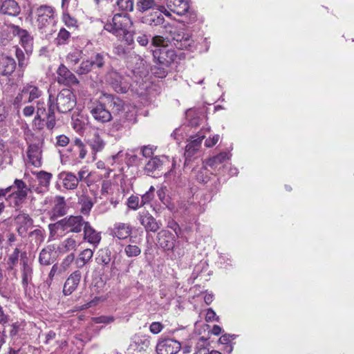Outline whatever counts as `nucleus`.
Returning a JSON list of instances; mask_svg holds the SVG:
<instances>
[{"label": "nucleus", "instance_id": "nucleus-15", "mask_svg": "<svg viewBox=\"0 0 354 354\" xmlns=\"http://www.w3.org/2000/svg\"><path fill=\"white\" fill-rule=\"evenodd\" d=\"M101 97L108 109H111L115 115H119L122 111L125 110L124 102L119 97L111 94L102 93Z\"/></svg>", "mask_w": 354, "mask_h": 354}, {"label": "nucleus", "instance_id": "nucleus-40", "mask_svg": "<svg viewBox=\"0 0 354 354\" xmlns=\"http://www.w3.org/2000/svg\"><path fill=\"white\" fill-rule=\"evenodd\" d=\"M34 174L36 175V177L41 186L44 187H48L49 186L50 182L53 177L51 173L45 171H40Z\"/></svg>", "mask_w": 354, "mask_h": 354}, {"label": "nucleus", "instance_id": "nucleus-14", "mask_svg": "<svg viewBox=\"0 0 354 354\" xmlns=\"http://www.w3.org/2000/svg\"><path fill=\"white\" fill-rule=\"evenodd\" d=\"M167 7L169 10L162 9L163 13L167 16H171L170 12L178 15H185L189 10V6L186 0H167Z\"/></svg>", "mask_w": 354, "mask_h": 354}, {"label": "nucleus", "instance_id": "nucleus-5", "mask_svg": "<svg viewBox=\"0 0 354 354\" xmlns=\"http://www.w3.org/2000/svg\"><path fill=\"white\" fill-rule=\"evenodd\" d=\"M89 176L90 174L85 167L82 168L77 172V176L71 171H64L57 176L58 181L57 186H59V182L64 189L67 190H74L77 187L80 182L84 180Z\"/></svg>", "mask_w": 354, "mask_h": 354}, {"label": "nucleus", "instance_id": "nucleus-4", "mask_svg": "<svg viewBox=\"0 0 354 354\" xmlns=\"http://www.w3.org/2000/svg\"><path fill=\"white\" fill-rule=\"evenodd\" d=\"M86 221L82 216H69L65 217L55 223L48 225L50 230L53 229L61 230L71 233H80L86 223Z\"/></svg>", "mask_w": 354, "mask_h": 354}, {"label": "nucleus", "instance_id": "nucleus-29", "mask_svg": "<svg viewBox=\"0 0 354 354\" xmlns=\"http://www.w3.org/2000/svg\"><path fill=\"white\" fill-rule=\"evenodd\" d=\"M165 19L162 14L158 11H155L146 15L141 18V21L151 26H157L162 24Z\"/></svg>", "mask_w": 354, "mask_h": 354}, {"label": "nucleus", "instance_id": "nucleus-50", "mask_svg": "<svg viewBox=\"0 0 354 354\" xmlns=\"http://www.w3.org/2000/svg\"><path fill=\"white\" fill-rule=\"evenodd\" d=\"M113 53L121 58H125L129 54L130 50L128 47L124 45L118 44L113 47Z\"/></svg>", "mask_w": 354, "mask_h": 354}, {"label": "nucleus", "instance_id": "nucleus-41", "mask_svg": "<svg viewBox=\"0 0 354 354\" xmlns=\"http://www.w3.org/2000/svg\"><path fill=\"white\" fill-rule=\"evenodd\" d=\"M73 145L78 151V157L80 159H84L87 154V149L86 144L79 138H75L73 140Z\"/></svg>", "mask_w": 354, "mask_h": 354}, {"label": "nucleus", "instance_id": "nucleus-34", "mask_svg": "<svg viewBox=\"0 0 354 354\" xmlns=\"http://www.w3.org/2000/svg\"><path fill=\"white\" fill-rule=\"evenodd\" d=\"M52 212L53 216L55 217L63 216L67 213V206L63 196L56 197L55 203Z\"/></svg>", "mask_w": 354, "mask_h": 354}, {"label": "nucleus", "instance_id": "nucleus-42", "mask_svg": "<svg viewBox=\"0 0 354 354\" xmlns=\"http://www.w3.org/2000/svg\"><path fill=\"white\" fill-rule=\"evenodd\" d=\"M208 344L207 339L200 338L195 345L194 354H209Z\"/></svg>", "mask_w": 354, "mask_h": 354}, {"label": "nucleus", "instance_id": "nucleus-23", "mask_svg": "<svg viewBox=\"0 0 354 354\" xmlns=\"http://www.w3.org/2000/svg\"><path fill=\"white\" fill-rule=\"evenodd\" d=\"M57 259V252L53 245H48L43 248L39 256V262L41 265L48 266L52 264Z\"/></svg>", "mask_w": 354, "mask_h": 354}, {"label": "nucleus", "instance_id": "nucleus-7", "mask_svg": "<svg viewBox=\"0 0 354 354\" xmlns=\"http://www.w3.org/2000/svg\"><path fill=\"white\" fill-rule=\"evenodd\" d=\"M105 80L117 93H127L129 83L127 82L126 78L116 70L112 68L109 71L106 75Z\"/></svg>", "mask_w": 354, "mask_h": 354}, {"label": "nucleus", "instance_id": "nucleus-1", "mask_svg": "<svg viewBox=\"0 0 354 354\" xmlns=\"http://www.w3.org/2000/svg\"><path fill=\"white\" fill-rule=\"evenodd\" d=\"M76 96L68 88L62 89L56 96L50 94L46 113V128L52 130L56 124L55 110L60 113L71 111L76 105Z\"/></svg>", "mask_w": 354, "mask_h": 354}, {"label": "nucleus", "instance_id": "nucleus-32", "mask_svg": "<svg viewBox=\"0 0 354 354\" xmlns=\"http://www.w3.org/2000/svg\"><path fill=\"white\" fill-rule=\"evenodd\" d=\"M45 237L46 232L41 227L30 232L28 235L30 243L36 247H39L44 241Z\"/></svg>", "mask_w": 354, "mask_h": 354}, {"label": "nucleus", "instance_id": "nucleus-17", "mask_svg": "<svg viewBox=\"0 0 354 354\" xmlns=\"http://www.w3.org/2000/svg\"><path fill=\"white\" fill-rule=\"evenodd\" d=\"M157 240L159 245L166 250H172L175 245L176 237L169 231L162 230L158 233Z\"/></svg>", "mask_w": 354, "mask_h": 354}, {"label": "nucleus", "instance_id": "nucleus-2", "mask_svg": "<svg viewBox=\"0 0 354 354\" xmlns=\"http://www.w3.org/2000/svg\"><path fill=\"white\" fill-rule=\"evenodd\" d=\"M132 25L133 22L127 13H118L114 15L111 21L104 24V28L130 45L133 41V35L129 30Z\"/></svg>", "mask_w": 354, "mask_h": 354}, {"label": "nucleus", "instance_id": "nucleus-10", "mask_svg": "<svg viewBox=\"0 0 354 354\" xmlns=\"http://www.w3.org/2000/svg\"><path fill=\"white\" fill-rule=\"evenodd\" d=\"M138 219L147 232H156L162 227L160 221H157L148 211L140 212Z\"/></svg>", "mask_w": 354, "mask_h": 354}, {"label": "nucleus", "instance_id": "nucleus-20", "mask_svg": "<svg viewBox=\"0 0 354 354\" xmlns=\"http://www.w3.org/2000/svg\"><path fill=\"white\" fill-rule=\"evenodd\" d=\"M28 162L32 165L39 167L41 166V149L39 144H31L27 151Z\"/></svg>", "mask_w": 354, "mask_h": 354}, {"label": "nucleus", "instance_id": "nucleus-60", "mask_svg": "<svg viewBox=\"0 0 354 354\" xmlns=\"http://www.w3.org/2000/svg\"><path fill=\"white\" fill-rule=\"evenodd\" d=\"M74 259L75 254L73 252L67 255L61 264L62 267L63 268V270H66L71 264V263L74 261Z\"/></svg>", "mask_w": 354, "mask_h": 354}, {"label": "nucleus", "instance_id": "nucleus-62", "mask_svg": "<svg viewBox=\"0 0 354 354\" xmlns=\"http://www.w3.org/2000/svg\"><path fill=\"white\" fill-rule=\"evenodd\" d=\"M84 123L79 119H73L72 126L76 132L81 133L84 129Z\"/></svg>", "mask_w": 354, "mask_h": 354}, {"label": "nucleus", "instance_id": "nucleus-27", "mask_svg": "<svg viewBox=\"0 0 354 354\" xmlns=\"http://www.w3.org/2000/svg\"><path fill=\"white\" fill-rule=\"evenodd\" d=\"M21 12L18 3L15 0H4L0 6V12L10 16H17Z\"/></svg>", "mask_w": 354, "mask_h": 354}, {"label": "nucleus", "instance_id": "nucleus-61", "mask_svg": "<svg viewBox=\"0 0 354 354\" xmlns=\"http://www.w3.org/2000/svg\"><path fill=\"white\" fill-rule=\"evenodd\" d=\"M163 328V326L160 322H153L149 326L150 331L153 334L159 333Z\"/></svg>", "mask_w": 354, "mask_h": 354}, {"label": "nucleus", "instance_id": "nucleus-47", "mask_svg": "<svg viewBox=\"0 0 354 354\" xmlns=\"http://www.w3.org/2000/svg\"><path fill=\"white\" fill-rule=\"evenodd\" d=\"M119 115L123 123L129 124V123L135 122V113L129 111L127 107H125V110L122 111Z\"/></svg>", "mask_w": 354, "mask_h": 354}, {"label": "nucleus", "instance_id": "nucleus-43", "mask_svg": "<svg viewBox=\"0 0 354 354\" xmlns=\"http://www.w3.org/2000/svg\"><path fill=\"white\" fill-rule=\"evenodd\" d=\"M16 57L18 59L19 77H22L24 75V69L27 65V62L23 51L19 48L16 50Z\"/></svg>", "mask_w": 354, "mask_h": 354}, {"label": "nucleus", "instance_id": "nucleus-19", "mask_svg": "<svg viewBox=\"0 0 354 354\" xmlns=\"http://www.w3.org/2000/svg\"><path fill=\"white\" fill-rule=\"evenodd\" d=\"M82 278L80 270H75L68 277L64 283L63 292L65 295H70L77 288Z\"/></svg>", "mask_w": 354, "mask_h": 354}, {"label": "nucleus", "instance_id": "nucleus-36", "mask_svg": "<svg viewBox=\"0 0 354 354\" xmlns=\"http://www.w3.org/2000/svg\"><path fill=\"white\" fill-rule=\"evenodd\" d=\"M77 247V241L73 236H70L60 243L58 250L62 253H66L71 251H76Z\"/></svg>", "mask_w": 354, "mask_h": 354}, {"label": "nucleus", "instance_id": "nucleus-35", "mask_svg": "<svg viewBox=\"0 0 354 354\" xmlns=\"http://www.w3.org/2000/svg\"><path fill=\"white\" fill-rule=\"evenodd\" d=\"M162 166V161L157 156L151 158L145 165V172L148 176H153L154 173L159 171Z\"/></svg>", "mask_w": 354, "mask_h": 354}, {"label": "nucleus", "instance_id": "nucleus-3", "mask_svg": "<svg viewBox=\"0 0 354 354\" xmlns=\"http://www.w3.org/2000/svg\"><path fill=\"white\" fill-rule=\"evenodd\" d=\"M11 187V193L6 198L10 205L14 207H20L26 200L29 193L32 192L33 186L27 185L23 180L16 178Z\"/></svg>", "mask_w": 354, "mask_h": 354}, {"label": "nucleus", "instance_id": "nucleus-18", "mask_svg": "<svg viewBox=\"0 0 354 354\" xmlns=\"http://www.w3.org/2000/svg\"><path fill=\"white\" fill-rule=\"evenodd\" d=\"M15 222L17 225V232L21 236H25L28 229L33 225V220L26 213L18 214L15 218Z\"/></svg>", "mask_w": 354, "mask_h": 354}, {"label": "nucleus", "instance_id": "nucleus-57", "mask_svg": "<svg viewBox=\"0 0 354 354\" xmlns=\"http://www.w3.org/2000/svg\"><path fill=\"white\" fill-rule=\"evenodd\" d=\"M36 113V107L33 105H26L22 109V114L26 118L32 117Z\"/></svg>", "mask_w": 354, "mask_h": 354}, {"label": "nucleus", "instance_id": "nucleus-26", "mask_svg": "<svg viewBox=\"0 0 354 354\" xmlns=\"http://www.w3.org/2000/svg\"><path fill=\"white\" fill-rule=\"evenodd\" d=\"M84 239L89 243L97 246L101 241V235L97 232L90 224L88 221L86 222L84 228Z\"/></svg>", "mask_w": 354, "mask_h": 354}, {"label": "nucleus", "instance_id": "nucleus-30", "mask_svg": "<svg viewBox=\"0 0 354 354\" xmlns=\"http://www.w3.org/2000/svg\"><path fill=\"white\" fill-rule=\"evenodd\" d=\"M165 28V32L169 34V39L172 41L174 46L175 43H179L187 35L169 24H166Z\"/></svg>", "mask_w": 354, "mask_h": 354}, {"label": "nucleus", "instance_id": "nucleus-39", "mask_svg": "<svg viewBox=\"0 0 354 354\" xmlns=\"http://www.w3.org/2000/svg\"><path fill=\"white\" fill-rule=\"evenodd\" d=\"M111 251L103 248L97 252L96 261L99 264L108 265L111 261Z\"/></svg>", "mask_w": 354, "mask_h": 354}, {"label": "nucleus", "instance_id": "nucleus-64", "mask_svg": "<svg viewBox=\"0 0 354 354\" xmlns=\"http://www.w3.org/2000/svg\"><path fill=\"white\" fill-rule=\"evenodd\" d=\"M69 143V138L65 135L57 137V145L60 147H66Z\"/></svg>", "mask_w": 354, "mask_h": 354}, {"label": "nucleus", "instance_id": "nucleus-22", "mask_svg": "<svg viewBox=\"0 0 354 354\" xmlns=\"http://www.w3.org/2000/svg\"><path fill=\"white\" fill-rule=\"evenodd\" d=\"M13 32L17 35L21 41V45L25 50L28 52L32 51L33 38L26 30L21 29L19 26H13Z\"/></svg>", "mask_w": 354, "mask_h": 354}, {"label": "nucleus", "instance_id": "nucleus-59", "mask_svg": "<svg viewBox=\"0 0 354 354\" xmlns=\"http://www.w3.org/2000/svg\"><path fill=\"white\" fill-rule=\"evenodd\" d=\"M63 21L64 22L65 25L68 27L77 26V20L68 14H64L63 15Z\"/></svg>", "mask_w": 354, "mask_h": 354}, {"label": "nucleus", "instance_id": "nucleus-37", "mask_svg": "<svg viewBox=\"0 0 354 354\" xmlns=\"http://www.w3.org/2000/svg\"><path fill=\"white\" fill-rule=\"evenodd\" d=\"M78 203L80 205L81 214L86 216L89 214L94 204L91 197L84 194L79 197Z\"/></svg>", "mask_w": 354, "mask_h": 354}, {"label": "nucleus", "instance_id": "nucleus-25", "mask_svg": "<svg viewBox=\"0 0 354 354\" xmlns=\"http://www.w3.org/2000/svg\"><path fill=\"white\" fill-rule=\"evenodd\" d=\"M87 144L91 149L94 159L97 153L101 152L106 146V142L98 132H95L93 136L87 140Z\"/></svg>", "mask_w": 354, "mask_h": 354}, {"label": "nucleus", "instance_id": "nucleus-46", "mask_svg": "<svg viewBox=\"0 0 354 354\" xmlns=\"http://www.w3.org/2000/svg\"><path fill=\"white\" fill-rule=\"evenodd\" d=\"M93 69L92 64L89 59L82 61L77 68L74 69L75 72L78 75H85L88 73Z\"/></svg>", "mask_w": 354, "mask_h": 354}, {"label": "nucleus", "instance_id": "nucleus-54", "mask_svg": "<svg viewBox=\"0 0 354 354\" xmlns=\"http://www.w3.org/2000/svg\"><path fill=\"white\" fill-rule=\"evenodd\" d=\"M93 252L91 249H85L79 255V261L82 262V266L87 263L93 257Z\"/></svg>", "mask_w": 354, "mask_h": 354}, {"label": "nucleus", "instance_id": "nucleus-58", "mask_svg": "<svg viewBox=\"0 0 354 354\" xmlns=\"http://www.w3.org/2000/svg\"><path fill=\"white\" fill-rule=\"evenodd\" d=\"M156 148L152 145L144 146L141 148V152L144 157L150 158L153 155Z\"/></svg>", "mask_w": 354, "mask_h": 354}, {"label": "nucleus", "instance_id": "nucleus-21", "mask_svg": "<svg viewBox=\"0 0 354 354\" xmlns=\"http://www.w3.org/2000/svg\"><path fill=\"white\" fill-rule=\"evenodd\" d=\"M131 233L132 227L129 223H116L111 230V234L121 240L127 239Z\"/></svg>", "mask_w": 354, "mask_h": 354}, {"label": "nucleus", "instance_id": "nucleus-63", "mask_svg": "<svg viewBox=\"0 0 354 354\" xmlns=\"http://www.w3.org/2000/svg\"><path fill=\"white\" fill-rule=\"evenodd\" d=\"M136 40L140 46H146L149 44V36L141 33L137 37Z\"/></svg>", "mask_w": 354, "mask_h": 354}, {"label": "nucleus", "instance_id": "nucleus-48", "mask_svg": "<svg viewBox=\"0 0 354 354\" xmlns=\"http://www.w3.org/2000/svg\"><path fill=\"white\" fill-rule=\"evenodd\" d=\"M82 53L78 50L70 53L66 56V60L69 66H74L77 64L81 59Z\"/></svg>", "mask_w": 354, "mask_h": 354}, {"label": "nucleus", "instance_id": "nucleus-31", "mask_svg": "<svg viewBox=\"0 0 354 354\" xmlns=\"http://www.w3.org/2000/svg\"><path fill=\"white\" fill-rule=\"evenodd\" d=\"M204 136H201L197 138L191 140L185 147V156L186 159L192 158L199 149Z\"/></svg>", "mask_w": 354, "mask_h": 354}, {"label": "nucleus", "instance_id": "nucleus-44", "mask_svg": "<svg viewBox=\"0 0 354 354\" xmlns=\"http://www.w3.org/2000/svg\"><path fill=\"white\" fill-rule=\"evenodd\" d=\"M124 252L128 257H136L141 254V248L136 244H128L124 247Z\"/></svg>", "mask_w": 354, "mask_h": 354}, {"label": "nucleus", "instance_id": "nucleus-49", "mask_svg": "<svg viewBox=\"0 0 354 354\" xmlns=\"http://www.w3.org/2000/svg\"><path fill=\"white\" fill-rule=\"evenodd\" d=\"M26 104H28V102H26V97L25 95L23 94L21 88L13 100L12 104L15 109H19Z\"/></svg>", "mask_w": 354, "mask_h": 354}, {"label": "nucleus", "instance_id": "nucleus-9", "mask_svg": "<svg viewBox=\"0 0 354 354\" xmlns=\"http://www.w3.org/2000/svg\"><path fill=\"white\" fill-rule=\"evenodd\" d=\"M154 62L162 67H169L176 59V55L173 49L165 47L153 50Z\"/></svg>", "mask_w": 354, "mask_h": 354}, {"label": "nucleus", "instance_id": "nucleus-51", "mask_svg": "<svg viewBox=\"0 0 354 354\" xmlns=\"http://www.w3.org/2000/svg\"><path fill=\"white\" fill-rule=\"evenodd\" d=\"M104 55L102 53H97L90 60L92 67L102 68L105 64Z\"/></svg>", "mask_w": 354, "mask_h": 354}, {"label": "nucleus", "instance_id": "nucleus-24", "mask_svg": "<svg viewBox=\"0 0 354 354\" xmlns=\"http://www.w3.org/2000/svg\"><path fill=\"white\" fill-rule=\"evenodd\" d=\"M22 93L25 95L26 102L30 104L42 95V91L32 83H28L22 88Z\"/></svg>", "mask_w": 354, "mask_h": 354}, {"label": "nucleus", "instance_id": "nucleus-11", "mask_svg": "<svg viewBox=\"0 0 354 354\" xmlns=\"http://www.w3.org/2000/svg\"><path fill=\"white\" fill-rule=\"evenodd\" d=\"M20 265L21 272V283L24 290H26L29 283H30L32 281L33 272L32 264L29 262L27 253L25 251L21 253Z\"/></svg>", "mask_w": 354, "mask_h": 354}, {"label": "nucleus", "instance_id": "nucleus-45", "mask_svg": "<svg viewBox=\"0 0 354 354\" xmlns=\"http://www.w3.org/2000/svg\"><path fill=\"white\" fill-rule=\"evenodd\" d=\"M21 253H22L19 248H16L13 252L9 256L8 259V269L10 270H13L15 266L18 263L19 257L21 256Z\"/></svg>", "mask_w": 354, "mask_h": 354}, {"label": "nucleus", "instance_id": "nucleus-55", "mask_svg": "<svg viewBox=\"0 0 354 354\" xmlns=\"http://www.w3.org/2000/svg\"><path fill=\"white\" fill-rule=\"evenodd\" d=\"M120 9L126 11H132L133 8V0H117L116 2Z\"/></svg>", "mask_w": 354, "mask_h": 354}, {"label": "nucleus", "instance_id": "nucleus-28", "mask_svg": "<svg viewBox=\"0 0 354 354\" xmlns=\"http://www.w3.org/2000/svg\"><path fill=\"white\" fill-rule=\"evenodd\" d=\"M16 68L15 60L8 56L0 59V74L3 76H10Z\"/></svg>", "mask_w": 354, "mask_h": 354}, {"label": "nucleus", "instance_id": "nucleus-8", "mask_svg": "<svg viewBox=\"0 0 354 354\" xmlns=\"http://www.w3.org/2000/svg\"><path fill=\"white\" fill-rule=\"evenodd\" d=\"M37 24L39 30L54 24L55 22V9L49 6H41L36 10Z\"/></svg>", "mask_w": 354, "mask_h": 354}, {"label": "nucleus", "instance_id": "nucleus-16", "mask_svg": "<svg viewBox=\"0 0 354 354\" xmlns=\"http://www.w3.org/2000/svg\"><path fill=\"white\" fill-rule=\"evenodd\" d=\"M46 109L45 102L42 100H37L36 102V115L33 120V127L37 130H41L44 127V122L46 123Z\"/></svg>", "mask_w": 354, "mask_h": 354}, {"label": "nucleus", "instance_id": "nucleus-38", "mask_svg": "<svg viewBox=\"0 0 354 354\" xmlns=\"http://www.w3.org/2000/svg\"><path fill=\"white\" fill-rule=\"evenodd\" d=\"M227 159H229L228 154L226 152H222L207 160L206 165L212 169H216Z\"/></svg>", "mask_w": 354, "mask_h": 354}, {"label": "nucleus", "instance_id": "nucleus-6", "mask_svg": "<svg viewBox=\"0 0 354 354\" xmlns=\"http://www.w3.org/2000/svg\"><path fill=\"white\" fill-rule=\"evenodd\" d=\"M88 109L93 118L100 123H105L112 120V114L109 110L101 97L91 102L88 106Z\"/></svg>", "mask_w": 354, "mask_h": 354}, {"label": "nucleus", "instance_id": "nucleus-52", "mask_svg": "<svg viewBox=\"0 0 354 354\" xmlns=\"http://www.w3.org/2000/svg\"><path fill=\"white\" fill-rule=\"evenodd\" d=\"M193 39L191 38V37L187 34L185 37L179 42V43H175V46L177 48L179 49H187L189 48L192 44H193Z\"/></svg>", "mask_w": 354, "mask_h": 354}, {"label": "nucleus", "instance_id": "nucleus-53", "mask_svg": "<svg viewBox=\"0 0 354 354\" xmlns=\"http://www.w3.org/2000/svg\"><path fill=\"white\" fill-rule=\"evenodd\" d=\"M127 205L129 209L133 210H136L138 207H142L138 196L134 195L129 197Z\"/></svg>", "mask_w": 354, "mask_h": 354}, {"label": "nucleus", "instance_id": "nucleus-12", "mask_svg": "<svg viewBox=\"0 0 354 354\" xmlns=\"http://www.w3.org/2000/svg\"><path fill=\"white\" fill-rule=\"evenodd\" d=\"M57 75V81L60 84L71 86L80 83L75 75L63 64L58 67Z\"/></svg>", "mask_w": 354, "mask_h": 354}, {"label": "nucleus", "instance_id": "nucleus-33", "mask_svg": "<svg viewBox=\"0 0 354 354\" xmlns=\"http://www.w3.org/2000/svg\"><path fill=\"white\" fill-rule=\"evenodd\" d=\"M158 8L163 12L164 6H158L156 0H138L136 3V9L140 12H147L151 9Z\"/></svg>", "mask_w": 354, "mask_h": 354}, {"label": "nucleus", "instance_id": "nucleus-13", "mask_svg": "<svg viewBox=\"0 0 354 354\" xmlns=\"http://www.w3.org/2000/svg\"><path fill=\"white\" fill-rule=\"evenodd\" d=\"M180 348L179 342L169 338L160 340L156 345L158 354H176Z\"/></svg>", "mask_w": 354, "mask_h": 354}, {"label": "nucleus", "instance_id": "nucleus-56", "mask_svg": "<svg viewBox=\"0 0 354 354\" xmlns=\"http://www.w3.org/2000/svg\"><path fill=\"white\" fill-rule=\"evenodd\" d=\"M70 32L65 28H61L57 35V43L58 44H64L70 37Z\"/></svg>", "mask_w": 354, "mask_h": 354}]
</instances>
